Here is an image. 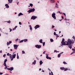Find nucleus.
I'll use <instances>...</instances> for the list:
<instances>
[{"label":"nucleus","instance_id":"obj_1","mask_svg":"<svg viewBox=\"0 0 75 75\" xmlns=\"http://www.w3.org/2000/svg\"><path fill=\"white\" fill-rule=\"evenodd\" d=\"M67 41L66 42H67V43L66 44L67 45H71V44H74L75 43V41L74 40H71V39H69L67 40Z\"/></svg>","mask_w":75,"mask_h":75},{"label":"nucleus","instance_id":"obj_2","mask_svg":"<svg viewBox=\"0 0 75 75\" xmlns=\"http://www.w3.org/2000/svg\"><path fill=\"white\" fill-rule=\"evenodd\" d=\"M16 54H14L13 55H12L11 56H10L9 57L11 58V60L13 61V59L16 58Z\"/></svg>","mask_w":75,"mask_h":75},{"label":"nucleus","instance_id":"obj_3","mask_svg":"<svg viewBox=\"0 0 75 75\" xmlns=\"http://www.w3.org/2000/svg\"><path fill=\"white\" fill-rule=\"evenodd\" d=\"M5 67L4 68V69H8V70H9L11 71H12V70L14 69V68H13V67H11L10 68H7V66H5Z\"/></svg>","mask_w":75,"mask_h":75},{"label":"nucleus","instance_id":"obj_4","mask_svg":"<svg viewBox=\"0 0 75 75\" xmlns=\"http://www.w3.org/2000/svg\"><path fill=\"white\" fill-rule=\"evenodd\" d=\"M35 11V9L33 8L32 9H30L28 11V12L29 14H30V13H31V12H34Z\"/></svg>","mask_w":75,"mask_h":75},{"label":"nucleus","instance_id":"obj_5","mask_svg":"<svg viewBox=\"0 0 75 75\" xmlns=\"http://www.w3.org/2000/svg\"><path fill=\"white\" fill-rule=\"evenodd\" d=\"M35 47L37 48L40 49V48H41V45H35Z\"/></svg>","mask_w":75,"mask_h":75},{"label":"nucleus","instance_id":"obj_6","mask_svg":"<svg viewBox=\"0 0 75 75\" xmlns=\"http://www.w3.org/2000/svg\"><path fill=\"white\" fill-rule=\"evenodd\" d=\"M52 17L54 19H56V17H55V13H53V14H52Z\"/></svg>","mask_w":75,"mask_h":75},{"label":"nucleus","instance_id":"obj_7","mask_svg":"<svg viewBox=\"0 0 75 75\" xmlns=\"http://www.w3.org/2000/svg\"><path fill=\"white\" fill-rule=\"evenodd\" d=\"M37 17L35 16H32L31 18V20H35V19H36V18H37Z\"/></svg>","mask_w":75,"mask_h":75},{"label":"nucleus","instance_id":"obj_8","mask_svg":"<svg viewBox=\"0 0 75 75\" xmlns=\"http://www.w3.org/2000/svg\"><path fill=\"white\" fill-rule=\"evenodd\" d=\"M18 45H13V47L14 48V49H15V50H17V47H18Z\"/></svg>","mask_w":75,"mask_h":75},{"label":"nucleus","instance_id":"obj_9","mask_svg":"<svg viewBox=\"0 0 75 75\" xmlns=\"http://www.w3.org/2000/svg\"><path fill=\"white\" fill-rule=\"evenodd\" d=\"M40 25H36L34 27V28H35V30H37V29L38 28H40Z\"/></svg>","mask_w":75,"mask_h":75},{"label":"nucleus","instance_id":"obj_10","mask_svg":"<svg viewBox=\"0 0 75 75\" xmlns=\"http://www.w3.org/2000/svg\"><path fill=\"white\" fill-rule=\"evenodd\" d=\"M61 44L62 45H66V43L65 42H62Z\"/></svg>","mask_w":75,"mask_h":75},{"label":"nucleus","instance_id":"obj_11","mask_svg":"<svg viewBox=\"0 0 75 75\" xmlns=\"http://www.w3.org/2000/svg\"><path fill=\"white\" fill-rule=\"evenodd\" d=\"M72 51H74L73 52H72V53L71 54V55H72L73 54H74V53H75V50H74V49L72 48Z\"/></svg>","mask_w":75,"mask_h":75},{"label":"nucleus","instance_id":"obj_12","mask_svg":"<svg viewBox=\"0 0 75 75\" xmlns=\"http://www.w3.org/2000/svg\"><path fill=\"white\" fill-rule=\"evenodd\" d=\"M5 6H6L7 8H9V6H8V5L7 4H6L5 5Z\"/></svg>","mask_w":75,"mask_h":75},{"label":"nucleus","instance_id":"obj_13","mask_svg":"<svg viewBox=\"0 0 75 75\" xmlns=\"http://www.w3.org/2000/svg\"><path fill=\"white\" fill-rule=\"evenodd\" d=\"M46 58H47V59H51V58L49 57L48 56H46Z\"/></svg>","mask_w":75,"mask_h":75},{"label":"nucleus","instance_id":"obj_14","mask_svg":"<svg viewBox=\"0 0 75 75\" xmlns=\"http://www.w3.org/2000/svg\"><path fill=\"white\" fill-rule=\"evenodd\" d=\"M13 0H8L9 3H11L13 1Z\"/></svg>","mask_w":75,"mask_h":75},{"label":"nucleus","instance_id":"obj_15","mask_svg":"<svg viewBox=\"0 0 75 75\" xmlns=\"http://www.w3.org/2000/svg\"><path fill=\"white\" fill-rule=\"evenodd\" d=\"M32 64H34V65H35V64H36V60H35L34 61V62H33L32 63Z\"/></svg>","mask_w":75,"mask_h":75},{"label":"nucleus","instance_id":"obj_16","mask_svg":"<svg viewBox=\"0 0 75 75\" xmlns=\"http://www.w3.org/2000/svg\"><path fill=\"white\" fill-rule=\"evenodd\" d=\"M51 3H54L55 2V0H51V1H50Z\"/></svg>","mask_w":75,"mask_h":75},{"label":"nucleus","instance_id":"obj_17","mask_svg":"<svg viewBox=\"0 0 75 75\" xmlns=\"http://www.w3.org/2000/svg\"><path fill=\"white\" fill-rule=\"evenodd\" d=\"M22 15H23V14L21 13H20L18 14V16H22Z\"/></svg>","mask_w":75,"mask_h":75},{"label":"nucleus","instance_id":"obj_18","mask_svg":"<svg viewBox=\"0 0 75 75\" xmlns=\"http://www.w3.org/2000/svg\"><path fill=\"white\" fill-rule=\"evenodd\" d=\"M40 65H42V63H43V62H42V61L40 60Z\"/></svg>","mask_w":75,"mask_h":75},{"label":"nucleus","instance_id":"obj_19","mask_svg":"<svg viewBox=\"0 0 75 75\" xmlns=\"http://www.w3.org/2000/svg\"><path fill=\"white\" fill-rule=\"evenodd\" d=\"M39 42H40V43H42V40L40 39L39 41Z\"/></svg>","mask_w":75,"mask_h":75},{"label":"nucleus","instance_id":"obj_20","mask_svg":"<svg viewBox=\"0 0 75 75\" xmlns=\"http://www.w3.org/2000/svg\"><path fill=\"white\" fill-rule=\"evenodd\" d=\"M24 42H26V41H28V40L27 39H25L23 40Z\"/></svg>","mask_w":75,"mask_h":75},{"label":"nucleus","instance_id":"obj_21","mask_svg":"<svg viewBox=\"0 0 75 75\" xmlns=\"http://www.w3.org/2000/svg\"><path fill=\"white\" fill-rule=\"evenodd\" d=\"M7 55L8 56H11V54H10L9 53H7Z\"/></svg>","mask_w":75,"mask_h":75},{"label":"nucleus","instance_id":"obj_22","mask_svg":"<svg viewBox=\"0 0 75 75\" xmlns=\"http://www.w3.org/2000/svg\"><path fill=\"white\" fill-rule=\"evenodd\" d=\"M60 69L62 70H63H63H64V67H61L60 68Z\"/></svg>","mask_w":75,"mask_h":75},{"label":"nucleus","instance_id":"obj_23","mask_svg":"<svg viewBox=\"0 0 75 75\" xmlns=\"http://www.w3.org/2000/svg\"><path fill=\"white\" fill-rule=\"evenodd\" d=\"M61 57V54H59L58 55V57L59 58Z\"/></svg>","mask_w":75,"mask_h":75},{"label":"nucleus","instance_id":"obj_24","mask_svg":"<svg viewBox=\"0 0 75 75\" xmlns=\"http://www.w3.org/2000/svg\"><path fill=\"white\" fill-rule=\"evenodd\" d=\"M29 27L30 28V30H32L33 29L32 28V27H31V25H30Z\"/></svg>","mask_w":75,"mask_h":75},{"label":"nucleus","instance_id":"obj_25","mask_svg":"<svg viewBox=\"0 0 75 75\" xmlns=\"http://www.w3.org/2000/svg\"><path fill=\"white\" fill-rule=\"evenodd\" d=\"M64 69V71H67V70H68V69L67 68H65Z\"/></svg>","mask_w":75,"mask_h":75},{"label":"nucleus","instance_id":"obj_26","mask_svg":"<svg viewBox=\"0 0 75 75\" xmlns=\"http://www.w3.org/2000/svg\"><path fill=\"white\" fill-rule=\"evenodd\" d=\"M4 65L5 67L7 66V64H6V63H4Z\"/></svg>","mask_w":75,"mask_h":75},{"label":"nucleus","instance_id":"obj_27","mask_svg":"<svg viewBox=\"0 0 75 75\" xmlns=\"http://www.w3.org/2000/svg\"><path fill=\"white\" fill-rule=\"evenodd\" d=\"M68 46H69V45H68ZM68 47L69 48H70V49H72V47L71 45H70L69 46H68Z\"/></svg>","mask_w":75,"mask_h":75},{"label":"nucleus","instance_id":"obj_28","mask_svg":"<svg viewBox=\"0 0 75 75\" xmlns=\"http://www.w3.org/2000/svg\"><path fill=\"white\" fill-rule=\"evenodd\" d=\"M7 59H5L4 60V63H6V62H7Z\"/></svg>","mask_w":75,"mask_h":75},{"label":"nucleus","instance_id":"obj_29","mask_svg":"<svg viewBox=\"0 0 75 75\" xmlns=\"http://www.w3.org/2000/svg\"><path fill=\"white\" fill-rule=\"evenodd\" d=\"M30 6H31V7H33V5L32 4H30Z\"/></svg>","mask_w":75,"mask_h":75},{"label":"nucleus","instance_id":"obj_30","mask_svg":"<svg viewBox=\"0 0 75 75\" xmlns=\"http://www.w3.org/2000/svg\"><path fill=\"white\" fill-rule=\"evenodd\" d=\"M65 39H64V38H62V42H65Z\"/></svg>","mask_w":75,"mask_h":75},{"label":"nucleus","instance_id":"obj_31","mask_svg":"<svg viewBox=\"0 0 75 75\" xmlns=\"http://www.w3.org/2000/svg\"><path fill=\"white\" fill-rule=\"evenodd\" d=\"M67 26H69V23L67 22Z\"/></svg>","mask_w":75,"mask_h":75},{"label":"nucleus","instance_id":"obj_32","mask_svg":"<svg viewBox=\"0 0 75 75\" xmlns=\"http://www.w3.org/2000/svg\"><path fill=\"white\" fill-rule=\"evenodd\" d=\"M50 41L51 42H53L54 41V40H53V39H51Z\"/></svg>","mask_w":75,"mask_h":75},{"label":"nucleus","instance_id":"obj_33","mask_svg":"<svg viewBox=\"0 0 75 75\" xmlns=\"http://www.w3.org/2000/svg\"><path fill=\"white\" fill-rule=\"evenodd\" d=\"M56 8H58V5L57 3H56Z\"/></svg>","mask_w":75,"mask_h":75},{"label":"nucleus","instance_id":"obj_34","mask_svg":"<svg viewBox=\"0 0 75 75\" xmlns=\"http://www.w3.org/2000/svg\"><path fill=\"white\" fill-rule=\"evenodd\" d=\"M63 64H67V63L65 62H63Z\"/></svg>","mask_w":75,"mask_h":75},{"label":"nucleus","instance_id":"obj_35","mask_svg":"<svg viewBox=\"0 0 75 75\" xmlns=\"http://www.w3.org/2000/svg\"><path fill=\"white\" fill-rule=\"evenodd\" d=\"M7 22L8 23H11V21H8Z\"/></svg>","mask_w":75,"mask_h":75},{"label":"nucleus","instance_id":"obj_36","mask_svg":"<svg viewBox=\"0 0 75 75\" xmlns=\"http://www.w3.org/2000/svg\"><path fill=\"white\" fill-rule=\"evenodd\" d=\"M23 40H21L20 42H19V43H20L21 42H23Z\"/></svg>","mask_w":75,"mask_h":75},{"label":"nucleus","instance_id":"obj_37","mask_svg":"<svg viewBox=\"0 0 75 75\" xmlns=\"http://www.w3.org/2000/svg\"><path fill=\"white\" fill-rule=\"evenodd\" d=\"M45 42H43V46H44L45 45Z\"/></svg>","mask_w":75,"mask_h":75},{"label":"nucleus","instance_id":"obj_38","mask_svg":"<svg viewBox=\"0 0 75 75\" xmlns=\"http://www.w3.org/2000/svg\"><path fill=\"white\" fill-rule=\"evenodd\" d=\"M22 52L23 54H25V52H24V51H22Z\"/></svg>","mask_w":75,"mask_h":75},{"label":"nucleus","instance_id":"obj_39","mask_svg":"<svg viewBox=\"0 0 75 75\" xmlns=\"http://www.w3.org/2000/svg\"><path fill=\"white\" fill-rule=\"evenodd\" d=\"M58 52V51H57V50H55L54 51V52Z\"/></svg>","mask_w":75,"mask_h":75},{"label":"nucleus","instance_id":"obj_40","mask_svg":"<svg viewBox=\"0 0 75 75\" xmlns=\"http://www.w3.org/2000/svg\"><path fill=\"white\" fill-rule=\"evenodd\" d=\"M6 54H4L3 56V57H6Z\"/></svg>","mask_w":75,"mask_h":75},{"label":"nucleus","instance_id":"obj_41","mask_svg":"<svg viewBox=\"0 0 75 75\" xmlns=\"http://www.w3.org/2000/svg\"><path fill=\"white\" fill-rule=\"evenodd\" d=\"M7 45H10V43H9V42H7Z\"/></svg>","mask_w":75,"mask_h":75},{"label":"nucleus","instance_id":"obj_42","mask_svg":"<svg viewBox=\"0 0 75 75\" xmlns=\"http://www.w3.org/2000/svg\"><path fill=\"white\" fill-rule=\"evenodd\" d=\"M18 38L16 39V40H15L16 42L17 41H18Z\"/></svg>","mask_w":75,"mask_h":75},{"label":"nucleus","instance_id":"obj_43","mask_svg":"<svg viewBox=\"0 0 75 75\" xmlns=\"http://www.w3.org/2000/svg\"><path fill=\"white\" fill-rule=\"evenodd\" d=\"M11 42H12L11 41H10L9 42V44H11Z\"/></svg>","mask_w":75,"mask_h":75},{"label":"nucleus","instance_id":"obj_44","mask_svg":"<svg viewBox=\"0 0 75 75\" xmlns=\"http://www.w3.org/2000/svg\"><path fill=\"white\" fill-rule=\"evenodd\" d=\"M19 24H20V25H21V22H19Z\"/></svg>","mask_w":75,"mask_h":75},{"label":"nucleus","instance_id":"obj_45","mask_svg":"<svg viewBox=\"0 0 75 75\" xmlns=\"http://www.w3.org/2000/svg\"><path fill=\"white\" fill-rule=\"evenodd\" d=\"M51 74H52V75H53V73H52V71H51ZM50 73H49V74H50Z\"/></svg>","mask_w":75,"mask_h":75},{"label":"nucleus","instance_id":"obj_46","mask_svg":"<svg viewBox=\"0 0 75 75\" xmlns=\"http://www.w3.org/2000/svg\"><path fill=\"white\" fill-rule=\"evenodd\" d=\"M54 27H55V26H54V25H52V28H54Z\"/></svg>","mask_w":75,"mask_h":75},{"label":"nucleus","instance_id":"obj_47","mask_svg":"<svg viewBox=\"0 0 75 75\" xmlns=\"http://www.w3.org/2000/svg\"><path fill=\"white\" fill-rule=\"evenodd\" d=\"M73 39H74V40H75V37H74V36H73Z\"/></svg>","mask_w":75,"mask_h":75},{"label":"nucleus","instance_id":"obj_48","mask_svg":"<svg viewBox=\"0 0 75 75\" xmlns=\"http://www.w3.org/2000/svg\"><path fill=\"white\" fill-rule=\"evenodd\" d=\"M19 58V57L18 56V55L17 56V59H18Z\"/></svg>","mask_w":75,"mask_h":75},{"label":"nucleus","instance_id":"obj_49","mask_svg":"<svg viewBox=\"0 0 75 75\" xmlns=\"http://www.w3.org/2000/svg\"><path fill=\"white\" fill-rule=\"evenodd\" d=\"M17 26H15V27L14 28H15V30H16V28H17Z\"/></svg>","mask_w":75,"mask_h":75},{"label":"nucleus","instance_id":"obj_50","mask_svg":"<svg viewBox=\"0 0 75 75\" xmlns=\"http://www.w3.org/2000/svg\"><path fill=\"white\" fill-rule=\"evenodd\" d=\"M46 52V51H45L44 52H43V54H45V52Z\"/></svg>","mask_w":75,"mask_h":75},{"label":"nucleus","instance_id":"obj_51","mask_svg":"<svg viewBox=\"0 0 75 75\" xmlns=\"http://www.w3.org/2000/svg\"><path fill=\"white\" fill-rule=\"evenodd\" d=\"M3 74V73H1V72H0V75H2Z\"/></svg>","mask_w":75,"mask_h":75},{"label":"nucleus","instance_id":"obj_52","mask_svg":"<svg viewBox=\"0 0 75 75\" xmlns=\"http://www.w3.org/2000/svg\"><path fill=\"white\" fill-rule=\"evenodd\" d=\"M63 14H64V16H66V14H65V13H63Z\"/></svg>","mask_w":75,"mask_h":75},{"label":"nucleus","instance_id":"obj_53","mask_svg":"<svg viewBox=\"0 0 75 75\" xmlns=\"http://www.w3.org/2000/svg\"><path fill=\"white\" fill-rule=\"evenodd\" d=\"M55 34H56V33H55V32H54V35H55Z\"/></svg>","mask_w":75,"mask_h":75},{"label":"nucleus","instance_id":"obj_54","mask_svg":"<svg viewBox=\"0 0 75 75\" xmlns=\"http://www.w3.org/2000/svg\"><path fill=\"white\" fill-rule=\"evenodd\" d=\"M12 31V29H10V32H11Z\"/></svg>","mask_w":75,"mask_h":75},{"label":"nucleus","instance_id":"obj_55","mask_svg":"<svg viewBox=\"0 0 75 75\" xmlns=\"http://www.w3.org/2000/svg\"><path fill=\"white\" fill-rule=\"evenodd\" d=\"M62 18H63V20H64V17H63L62 16Z\"/></svg>","mask_w":75,"mask_h":75},{"label":"nucleus","instance_id":"obj_56","mask_svg":"<svg viewBox=\"0 0 75 75\" xmlns=\"http://www.w3.org/2000/svg\"><path fill=\"white\" fill-rule=\"evenodd\" d=\"M0 53H2V50H1L0 51Z\"/></svg>","mask_w":75,"mask_h":75},{"label":"nucleus","instance_id":"obj_57","mask_svg":"<svg viewBox=\"0 0 75 75\" xmlns=\"http://www.w3.org/2000/svg\"><path fill=\"white\" fill-rule=\"evenodd\" d=\"M39 71H41V69L40 68V69H39Z\"/></svg>","mask_w":75,"mask_h":75},{"label":"nucleus","instance_id":"obj_58","mask_svg":"<svg viewBox=\"0 0 75 75\" xmlns=\"http://www.w3.org/2000/svg\"><path fill=\"white\" fill-rule=\"evenodd\" d=\"M59 37V36H56V37H57H57Z\"/></svg>","mask_w":75,"mask_h":75},{"label":"nucleus","instance_id":"obj_59","mask_svg":"<svg viewBox=\"0 0 75 75\" xmlns=\"http://www.w3.org/2000/svg\"><path fill=\"white\" fill-rule=\"evenodd\" d=\"M60 54H63V52H62L61 53H60Z\"/></svg>","mask_w":75,"mask_h":75},{"label":"nucleus","instance_id":"obj_60","mask_svg":"<svg viewBox=\"0 0 75 75\" xmlns=\"http://www.w3.org/2000/svg\"><path fill=\"white\" fill-rule=\"evenodd\" d=\"M55 35H56V36H57L58 35L57 34H56Z\"/></svg>","mask_w":75,"mask_h":75},{"label":"nucleus","instance_id":"obj_61","mask_svg":"<svg viewBox=\"0 0 75 75\" xmlns=\"http://www.w3.org/2000/svg\"><path fill=\"white\" fill-rule=\"evenodd\" d=\"M58 13H60V11H58Z\"/></svg>","mask_w":75,"mask_h":75},{"label":"nucleus","instance_id":"obj_62","mask_svg":"<svg viewBox=\"0 0 75 75\" xmlns=\"http://www.w3.org/2000/svg\"><path fill=\"white\" fill-rule=\"evenodd\" d=\"M64 20H67V19H66V18H65L64 19Z\"/></svg>","mask_w":75,"mask_h":75},{"label":"nucleus","instance_id":"obj_63","mask_svg":"<svg viewBox=\"0 0 75 75\" xmlns=\"http://www.w3.org/2000/svg\"><path fill=\"white\" fill-rule=\"evenodd\" d=\"M10 51H13V50H12V49H11V50H10Z\"/></svg>","mask_w":75,"mask_h":75},{"label":"nucleus","instance_id":"obj_64","mask_svg":"<svg viewBox=\"0 0 75 75\" xmlns=\"http://www.w3.org/2000/svg\"><path fill=\"white\" fill-rule=\"evenodd\" d=\"M48 54H46V56H48Z\"/></svg>","mask_w":75,"mask_h":75}]
</instances>
